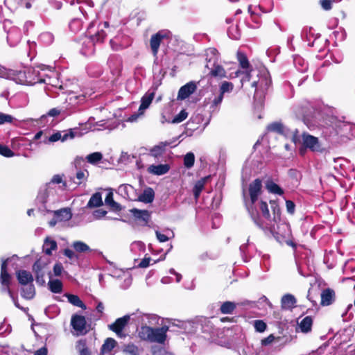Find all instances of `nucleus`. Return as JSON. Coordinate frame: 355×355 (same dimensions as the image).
Listing matches in <instances>:
<instances>
[{
	"label": "nucleus",
	"mask_w": 355,
	"mask_h": 355,
	"mask_svg": "<svg viewBox=\"0 0 355 355\" xmlns=\"http://www.w3.org/2000/svg\"><path fill=\"white\" fill-rule=\"evenodd\" d=\"M262 184L259 179L254 180L249 185L248 193L249 198L246 196V191L243 189V200L249 214L254 223L261 226V225L258 222L257 217L256 202L258 200V197L261 193Z\"/></svg>",
	"instance_id": "obj_1"
},
{
	"label": "nucleus",
	"mask_w": 355,
	"mask_h": 355,
	"mask_svg": "<svg viewBox=\"0 0 355 355\" xmlns=\"http://www.w3.org/2000/svg\"><path fill=\"white\" fill-rule=\"evenodd\" d=\"M205 56L207 61L205 67L209 70V75L219 78L226 77L225 69L218 62V51L214 48H209L205 51Z\"/></svg>",
	"instance_id": "obj_2"
},
{
	"label": "nucleus",
	"mask_w": 355,
	"mask_h": 355,
	"mask_svg": "<svg viewBox=\"0 0 355 355\" xmlns=\"http://www.w3.org/2000/svg\"><path fill=\"white\" fill-rule=\"evenodd\" d=\"M168 330V326H163L160 328L144 326L141 327L139 335L144 340L162 344L166 340Z\"/></svg>",
	"instance_id": "obj_3"
},
{
	"label": "nucleus",
	"mask_w": 355,
	"mask_h": 355,
	"mask_svg": "<svg viewBox=\"0 0 355 355\" xmlns=\"http://www.w3.org/2000/svg\"><path fill=\"white\" fill-rule=\"evenodd\" d=\"M273 209V219L270 223L266 224V228H268L271 232L280 235L283 238H288L291 236V228L288 223L281 222L280 209L275 205Z\"/></svg>",
	"instance_id": "obj_4"
},
{
	"label": "nucleus",
	"mask_w": 355,
	"mask_h": 355,
	"mask_svg": "<svg viewBox=\"0 0 355 355\" xmlns=\"http://www.w3.org/2000/svg\"><path fill=\"white\" fill-rule=\"evenodd\" d=\"M40 70H44V69L41 68L40 67L26 69L28 85H32L36 83H42L53 84L51 81V78L47 76H46L43 74H41Z\"/></svg>",
	"instance_id": "obj_5"
},
{
	"label": "nucleus",
	"mask_w": 355,
	"mask_h": 355,
	"mask_svg": "<svg viewBox=\"0 0 355 355\" xmlns=\"http://www.w3.org/2000/svg\"><path fill=\"white\" fill-rule=\"evenodd\" d=\"M58 189L56 186H52V183H47L43 188L40 189L37 198V200L42 204L51 200L52 202L55 201Z\"/></svg>",
	"instance_id": "obj_6"
},
{
	"label": "nucleus",
	"mask_w": 355,
	"mask_h": 355,
	"mask_svg": "<svg viewBox=\"0 0 355 355\" xmlns=\"http://www.w3.org/2000/svg\"><path fill=\"white\" fill-rule=\"evenodd\" d=\"M171 33L168 30H161L153 35L150 40V46L154 56H157L162 41L164 39H169Z\"/></svg>",
	"instance_id": "obj_7"
},
{
	"label": "nucleus",
	"mask_w": 355,
	"mask_h": 355,
	"mask_svg": "<svg viewBox=\"0 0 355 355\" xmlns=\"http://www.w3.org/2000/svg\"><path fill=\"white\" fill-rule=\"evenodd\" d=\"M137 314H138V313H133L132 315H125L121 318L116 319L114 323H112L108 326L109 329L110 330H112V331H114L118 337H119V338L125 337L126 335L123 331L124 327L128 323V322L130 319V317L132 315H136Z\"/></svg>",
	"instance_id": "obj_8"
},
{
	"label": "nucleus",
	"mask_w": 355,
	"mask_h": 355,
	"mask_svg": "<svg viewBox=\"0 0 355 355\" xmlns=\"http://www.w3.org/2000/svg\"><path fill=\"white\" fill-rule=\"evenodd\" d=\"M8 259L3 260L1 267L0 282L1 284V291L8 293L11 298H13V295L9 288L10 284V275L7 271V262Z\"/></svg>",
	"instance_id": "obj_9"
},
{
	"label": "nucleus",
	"mask_w": 355,
	"mask_h": 355,
	"mask_svg": "<svg viewBox=\"0 0 355 355\" xmlns=\"http://www.w3.org/2000/svg\"><path fill=\"white\" fill-rule=\"evenodd\" d=\"M76 132L73 129H70L68 131L62 132H57L51 135L49 137H46V139L44 141V143H53L59 140H61L62 141H65L69 139H73L76 137Z\"/></svg>",
	"instance_id": "obj_10"
},
{
	"label": "nucleus",
	"mask_w": 355,
	"mask_h": 355,
	"mask_svg": "<svg viewBox=\"0 0 355 355\" xmlns=\"http://www.w3.org/2000/svg\"><path fill=\"white\" fill-rule=\"evenodd\" d=\"M234 85L231 82L223 81L219 87V94L212 101L211 106L218 107L223 101L224 94L233 91Z\"/></svg>",
	"instance_id": "obj_11"
},
{
	"label": "nucleus",
	"mask_w": 355,
	"mask_h": 355,
	"mask_svg": "<svg viewBox=\"0 0 355 355\" xmlns=\"http://www.w3.org/2000/svg\"><path fill=\"white\" fill-rule=\"evenodd\" d=\"M256 210H257V217L258 222L261 225L259 226V227L264 228L266 227V225H263L259 220V214H258V208L262 214L263 217L268 221L266 223H270L272 222V220L270 219V216L268 207V205L266 202L263 201H257L256 202Z\"/></svg>",
	"instance_id": "obj_12"
},
{
	"label": "nucleus",
	"mask_w": 355,
	"mask_h": 355,
	"mask_svg": "<svg viewBox=\"0 0 355 355\" xmlns=\"http://www.w3.org/2000/svg\"><path fill=\"white\" fill-rule=\"evenodd\" d=\"M302 141L303 145L306 148H309L312 151L320 150V146L317 137L304 133L302 135Z\"/></svg>",
	"instance_id": "obj_13"
},
{
	"label": "nucleus",
	"mask_w": 355,
	"mask_h": 355,
	"mask_svg": "<svg viewBox=\"0 0 355 355\" xmlns=\"http://www.w3.org/2000/svg\"><path fill=\"white\" fill-rule=\"evenodd\" d=\"M196 89V85L193 82H189L181 87L178 91V99L184 100L192 94Z\"/></svg>",
	"instance_id": "obj_14"
},
{
	"label": "nucleus",
	"mask_w": 355,
	"mask_h": 355,
	"mask_svg": "<svg viewBox=\"0 0 355 355\" xmlns=\"http://www.w3.org/2000/svg\"><path fill=\"white\" fill-rule=\"evenodd\" d=\"M71 324L73 328L79 334H83L85 332L86 320L84 316L78 315L72 316Z\"/></svg>",
	"instance_id": "obj_15"
},
{
	"label": "nucleus",
	"mask_w": 355,
	"mask_h": 355,
	"mask_svg": "<svg viewBox=\"0 0 355 355\" xmlns=\"http://www.w3.org/2000/svg\"><path fill=\"white\" fill-rule=\"evenodd\" d=\"M170 168L171 167L168 164H152L148 167L147 171L154 175H162L166 174Z\"/></svg>",
	"instance_id": "obj_16"
},
{
	"label": "nucleus",
	"mask_w": 355,
	"mask_h": 355,
	"mask_svg": "<svg viewBox=\"0 0 355 355\" xmlns=\"http://www.w3.org/2000/svg\"><path fill=\"white\" fill-rule=\"evenodd\" d=\"M321 304L322 306H329L335 300V292L331 288L324 289L321 294Z\"/></svg>",
	"instance_id": "obj_17"
},
{
	"label": "nucleus",
	"mask_w": 355,
	"mask_h": 355,
	"mask_svg": "<svg viewBox=\"0 0 355 355\" xmlns=\"http://www.w3.org/2000/svg\"><path fill=\"white\" fill-rule=\"evenodd\" d=\"M312 324V318L311 316H306L301 320H298L297 328L303 333H308L311 330Z\"/></svg>",
	"instance_id": "obj_18"
},
{
	"label": "nucleus",
	"mask_w": 355,
	"mask_h": 355,
	"mask_svg": "<svg viewBox=\"0 0 355 355\" xmlns=\"http://www.w3.org/2000/svg\"><path fill=\"white\" fill-rule=\"evenodd\" d=\"M17 277L19 284L24 286L31 284L33 281V277L31 273L24 270L17 271Z\"/></svg>",
	"instance_id": "obj_19"
},
{
	"label": "nucleus",
	"mask_w": 355,
	"mask_h": 355,
	"mask_svg": "<svg viewBox=\"0 0 355 355\" xmlns=\"http://www.w3.org/2000/svg\"><path fill=\"white\" fill-rule=\"evenodd\" d=\"M118 193L124 198L132 199L135 193V189L130 184H123L119 187Z\"/></svg>",
	"instance_id": "obj_20"
},
{
	"label": "nucleus",
	"mask_w": 355,
	"mask_h": 355,
	"mask_svg": "<svg viewBox=\"0 0 355 355\" xmlns=\"http://www.w3.org/2000/svg\"><path fill=\"white\" fill-rule=\"evenodd\" d=\"M155 96L154 92L146 93L141 100V105L139 107L140 114H144V111L150 106Z\"/></svg>",
	"instance_id": "obj_21"
},
{
	"label": "nucleus",
	"mask_w": 355,
	"mask_h": 355,
	"mask_svg": "<svg viewBox=\"0 0 355 355\" xmlns=\"http://www.w3.org/2000/svg\"><path fill=\"white\" fill-rule=\"evenodd\" d=\"M297 301L294 295L291 294L284 295L281 300L282 309H291L295 306Z\"/></svg>",
	"instance_id": "obj_22"
},
{
	"label": "nucleus",
	"mask_w": 355,
	"mask_h": 355,
	"mask_svg": "<svg viewBox=\"0 0 355 355\" xmlns=\"http://www.w3.org/2000/svg\"><path fill=\"white\" fill-rule=\"evenodd\" d=\"M54 216L59 222L69 220L72 214L70 209L64 208L54 211Z\"/></svg>",
	"instance_id": "obj_23"
},
{
	"label": "nucleus",
	"mask_w": 355,
	"mask_h": 355,
	"mask_svg": "<svg viewBox=\"0 0 355 355\" xmlns=\"http://www.w3.org/2000/svg\"><path fill=\"white\" fill-rule=\"evenodd\" d=\"M42 249L46 254L51 255L52 252L57 249V243L55 241L47 237L44 240Z\"/></svg>",
	"instance_id": "obj_24"
},
{
	"label": "nucleus",
	"mask_w": 355,
	"mask_h": 355,
	"mask_svg": "<svg viewBox=\"0 0 355 355\" xmlns=\"http://www.w3.org/2000/svg\"><path fill=\"white\" fill-rule=\"evenodd\" d=\"M27 73L26 69L24 71H14V74L12 75L10 80H14L15 83L21 85H28Z\"/></svg>",
	"instance_id": "obj_25"
},
{
	"label": "nucleus",
	"mask_w": 355,
	"mask_h": 355,
	"mask_svg": "<svg viewBox=\"0 0 355 355\" xmlns=\"http://www.w3.org/2000/svg\"><path fill=\"white\" fill-rule=\"evenodd\" d=\"M155 198V192L150 187L144 189V192L139 196V200L145 203H150Z\"/></svg>",
	"instance_id": "obj_26"
},
{
	"label": "nucleus",
	"mask_w": 355,
	"mask_h": 355,
	"mask_svg": "<svg viewBox=\"0 0 355 355\" xmlns=\"http://www.w3.org/2000/svg\"><path fill=\"white\" fill-rule=\"evenodd\" d=\"M71 247L77 253H84L92 251L91 248L87 244L80 241H76L73 242Z\"/></svg>",
	"instance_id": "obj_27"
},
{
	"label": "nucleus",
	"mask_w": 355,
	"mask_h": 355,
	"mask_svg": "<svg viewBox=\"0 0 355 355\" xmlns=\"http://www.w3.org/2000/svg\"><path fill=\"white\" fill-rule=\"evenodd\" d=\"M208 179L209 176H207L203 178H201L200 180L196 182L193 189V192L194 197L196 200L199 198L200 193L204 189L205 184Z\"/></svg>",
	"instance_id": "obj_28"
},
{
	"label": "nucleus",
	"mask_w": 355,
	"mask_h": 355,
	"mask_svg": "<svg viewBox=\"0 0 355 355\" xmlns=\"http://www.w3.org/2000/svg\"><path fill=\"white\" fill-rule=\"evenodd\" d=\"M106 34L103 30H99L94 35H91L89 37L90 47L92 48L96 42H101L105 38Z\"/></svg>",
	"instance_id": "obj_29"
},
{
	"label": "nucleus",
	"mask_w": 355,
	"mask_h": 355,
	"mask_svg": "<svg viewBox=\"0 0 355 355\" xmlns=\"http://www.w3.org/2000/svg\"><path fill=\"white\" fill-rule=\"evenodd\" d=\"M266 188L267 190L274 194L282 195L284 193V191L279 185L275 183L272 180H268L266 183Z\"/></svg>",
	"instance_id": "obj_30"
},
{
	"label": "nucleus",
	"mask_w": 355,
	"mask_h": 355,
	"mask_svg": "<svg viewBox=\"0 0 355 355\" xmlns=\"http://www.w3.org/2000/svg\"><path fill=\"white\" fill-rule=\"evenodd\" d=\"M65 296L67 297L69 302L73 306L86 309V306L78 295L66 293Z\"/></svg>",
	"instance_id": "obj_31"
},
{
	"label": "nucleus",
	"mask_w": 355,
	"mask_h": 355,
	"mask_svg": "<svg viewBox=\"0 0 355 355\" xmlns=\"http://www.w3.org/2000/svg\"><path fill=\"white\" fill-rule=\"evenodd\" d=\"M102 205H103V201H102L101 195L99 193H95L90 198V199L87 203V207H90V208L98 207Z\"/></svg>",
	"instance_id": "obj_32"
},
{
	"label": "nucleus",
	"mask_w": 355,
	"mask_h": 355,
	"mask_svg": "<svg viewBox=\"0 0 355 355\" xmlns=\"http://www.w3.org/2000/svg\"><path fill=\"white\" fill-rule=\"evenodd\" d=\"M35 287L32 284L26 285L21 291V296L26 299L31 300L35 295Z\"/></svg>",
	"instance_id": "obj_33"
},
{
	"label": "nucleus",
	"mask_w": 355,
	"mask_h": 355,
	"mask_svg": "<svg viewBox=\"0 0 355 355\" xmlns=\"http://www.w3.org/2000/svg\"><path fill=\"white\" fill-rule=\"evenodd\" d=\"M116 342L114 339L108 338L101 347V352L103 354L110 353L115 347Z\"/></svg>",
	"instance_id": "obj_34"
},
{
	"label": "nucleus",
	"mask_w": 355,
	"mask_h": 355,
	"mask_svg": "<svg viewBox=\"0 0 355 355\" xmlns=\"http://www.w3.org/2000/svg\"><path fill=\"white\" fill-rule=\"evenodd\" d=\"M236 306V304L227 301L223 302L220 308V312L223 314H231Z\"/></svg>",
	"instance_id": "obj_35"
},
{
	"label": "nucleus",
	"mask_w": 355,
	"mask_h": 355,
	"mask_svg": "<svg viewBox=\"0 0 355 355\" xmlns=\"http://www.w3.org/2000/svg\"><path fill=\"white\" fill-rule=\"evenodd\" d=\"M166 145L161 143L157 146H155L150 152L151 156L155 158L160 157L165 151Z\"/></svg>",
	"instance_id": "obj_36"
},
{
	"label": "nucleus",
	"mask_w": 355,
	"mask_h": 355,
	"mask_svg": "<svg viewBox=\"0 0 355 355\" xmlns=\"http://www.w3.org/2000/svg\"><path fill=\"white\" fill-rule=\"evenodd\" d=\"M49 289L54 293H60L62 290V284L59 279L50 280L48 283Z\"/></svg>",
	"instance_id": "obj_37"
},
{
	"label": "nucleus",
	"mask_w": 355,
	"mask_h": 355,
	"mask_svg": "<svg viewBox=\"0 0 355 355\" xmlns=\"http://www.w3.org/2000/svg\"><path fill=\"white\" fill-rule=\"evenodd\" d=\"M105 202L114 210H121V205L114 200L113 193L112 192H110L107 194L105 199Z\"/></svg>",
	"instance_id": "obj_38"
},
{
	"label": "nucleus",
	"mask_w": 355,
	"mask_h": 355,
	"mask_svg": "<svg viewBox=\"0 0 355 355\" xmlns=\"http://www.w3.org/2000/svg\"><path fill=\"white\" fill-rule=\"evenodd\" d=\"M132 212V214H133V216L138 218V219H141L143 220L144 221H148V218H149V214H148V211H146V210H139V209H131L130 211Z\"/></svg>",
	"instance_id": "obj_39"
},
{
	"label": "nucleus",
	"mask_w": 355,
	"mask_h": 355,
	"mask_svg": "<svg viewBox=\"0 0 355 355\" xmlns=\"http://www.w3.org/2000/svg\"><path fill=\"white\" fill-rule=\"evenodd\" d=\"M76 347L80 355H91L89 350L86 346V342L85 340H78L76 343Z\"/></svg>",
	"instance_id": "obj_40"
},
{
	"label": "nucleus",
	"mask_w": 355,
	"mask_h": 355,
	"mask_svg": "<svg viewBox=\"0 0 355 355\" xmlns=\"http://www.w3.org/2000/svg\"><path fill=\"white\" fill-rule=\"evenodd\" d=\"M49 183H52V186H55L56 184H62V185L58 186L57 188L62 191L64 190L67 186L66 182L62 180V177L60 175H53L51 180Z\"/></svg>",
	"instance_id": "obj_41"
},
{
	"label": "nucleus",
	"mask_w": 355,
	"mask_h": 355,
	"mask_svg": "<svg viewBox=\"0 0 355 355\" xmlns=\"http://www.w3.org/2000/svg\"><path fill=\"white\" fill-rule=\"evenodd\" d=\"M102 158H103V155L100 152H95V153H91L86 157L87 161L92 164H96L97 162L101 161L102 159Z\"/></svg>",
	"instance_id": "obj_42"
},
{
	"label": "nucleus",
	"mask_w": 355,
	"mask_h": 355,
	"mask_svg": "<svg viewBox=\"0 0 355 355\" xmlns=\"http://www.w3.org/2000/svg\"><path fill=\"white\" fill-rule=\"evenodd\" d=\"M195 162V155L193 153H187L184 157V165L186 168H191Z\"/></svg>",
	"instance_id": "obj_43"
},
{
	"label": "nucleus",
	"mask_w": 355,
	"mask_h": 355,
	"mask_svg": "<svg viewBox=\"0 0 355 355\" xmlns=\"http://www.w3.org/2000/svg\"><path fill=\"white\" fill-rule=\"evenodd\" d=\"M284 128L282 124L277 122L270 123L267 127L268 131L275 132L280 134L283 133Z\"/></svg>",
	"instance_id": "obj_44"
},
{
	"label": "nucleus",
	"mask_w": 355,
	"mask_h": 355,
	"mask_svg": "<svg viewBox=\"0 0 355 355\" xmlns=\"http://www.w3.org/2000/svg\"><path fill=\"white\" fill-rule=\"evenodd\" d=\"M188 116V112L185 110H182L179 114L174 116L171 121V123H180L184 121Z\"/></svg>",
	"instance_id": "obj_45"
},
{
	"label": "nucleus",
	"mask_w": 355,
	"mask_h": 355,
	"mask_svg": "<svg viewBox=\"0 0 355 355\" xmlns=\"http://www.w3.org/2000/svg\"><path fill=\"white\" fill-rule=\"evenodd\" d=\"M237 58L241 67L244 69H248L250 64L247 57L243 53L238 52Z\"/></svg>",
	"instance_id": "obj_46"
},
{
	"label": "nucleus",
	"mask_w": 355,
	"mask_h": 355,
	"mask_svg": "<svg viewBox=\"0 0 355 355\" xmlns=\"http://www.w3.org/2000/svg\"><path fill=\"white\" fill-rule=\"evenodd\" d=\"M63 254L66 256L71 262L78 261V255L76 253L75 250L66 248L63 251Z\"/></svg>",
	"instance_id": "obj_47"
},
{
	"label": "nucleus",
	"mask_w": 355,
	"mask_h": 355,
	"mask_svg": "<svg viewBox=\"0 0 355 355\" xmlns=\"http://www.w3.org/2000/svg\"><path fill=\"white\" fill-rule=\"evenodd\" d=\"M227 33L229 37L233 40H239L241 37V34L237 26L230 27L228 28Z\"/></svg>",
	"instance_id": "obj_48"
},
{
	"label": "nucleus",
	"mask_w": 355,
	"mask_h": 355,
	"mask_svg": "<svg viewBox=\"0 0 355 355\" xmlns=\"http://www.w3.org/2000/svg\"><path fill=\"white\" fill-rule=\"evenodd\" d=\"M82 22L79 19H73L69 24V28L71 31L77 32L81 29Z\"/></svg>",
	"instance_id": "obj_49"
},
{
	"label": "nucleus",
	"mask_w": 355,
	"mask_h": 355,
	"mask_svg": "<svg viewBox=\"0 0 355 355\" xmlns=\"http://www.w3.org/2000/svg\"><path fill=\"white\" fill-rule=\"evenodd\" d=\"M14 74V71L11 69H8L5 67H0V78L10 79L12 77V75Z\"/></svg>",
	"instance_id": "obj_50"
},
{
	"label": "nucleus",
	"mask_w": 355,
	"mask_h": 355,
	"mask_svg": "<svg viewBox=\"0 0 355 355\" xmlns=\"http://www.w3.org/2000/svg\"><path fill=\"white\" fill-rule=\"evenodd\" d=\"M0 155L6 157H12L14 153L8 146L0 145Z\"/></svg>",
	"instance_id": "obj_51"
},
{
	"label": "nucleus",
	"mask_w": 355,
	"mask_h": 355,
	"mask_svg": "<svg viewBox=\"0 0 355 355\" xmlns=\"http://www.w3.org/2000/svg\"><path fill=\"white\" fill-rule=\"evenodd\" d=\"M254 327L257 331L263 332L266 329V324L263 320H257L254 322Z\"/></svg>",
	"instance_id": "obj_52"
},
{
	"label": "nucleus",
	"mask_w": 355,
	"mask_h": 355,
	"mask_svg": "<svg viewBox=\"0 0 355 355\" xmlns=\"http://www.w3.org/2000/svg\"><path fill=\"white\" fill-rule=\"evenodd\" d=\"M88 175V172L87 171H79L76 173V179L78 180L77 182H75L77 184H80L83 180H85Z\"/></svg>",
	"instance_id": "obj_53"
},
{
	"label": "nucleus",
	"mask_w": 355,
	"mask_h": 355,
	"mask_svg": "<svg viewBox=\"0 0 355 355\" xmlns=\"http://www.w3.org/2000/svg\"><path fill=\"white\" fill-rule=\"evenodd\" d=\"M252 72V70L248 71V69H246L245 71H243V72L238 71L236 73H237V75H239V74L243 75L241 81L242 84H243V83L248 82L250 80Z\"/></svg>",
	"instance_id": "obj_54"
},
{
	"label": "nucleus",
	"mask_w": 355,
	"mask_h": 355,
	"mask_svg": "<svg viewBox=\"0 0 355 355\" xmlns=\"http://www.w3.org/2000/svg\"><path fill=\"white\" fill-rule=\"evenodd\" d=\"M13 117L11 115L0 112V124L11 123Z\"/></svg>",
	"instance_id": "obj_55"
},
{
	"label": "nucleus",
	"mask_w": 355,
	"mask_h": 355,
	"mask_svg": "<svg viewBox=\"0 0 355 355\" xmlns=\"http://www.w3.org/2000/svg\"><path fill=\"white\" fill-rule=\"evenodd\" d=\"M124 351L131 355L138 354V348L134 345H128L125 347Z\"/></svg>",
	"instance_id": "obj_56"
},
{
	"label": "nucleus",
	"mask_w": 355,
	"mask_h": 355,
	"mask_svg": "<svg viewBox=\"0 0 355 355\" xmlns=\"http://www.w3.org/2000/svg\"><path fill=\"white\" fill-rule=\"evenodd\" d=\"M63 270V266L60 263H55L53 266V272L55 276H60Z\"/></svg>",
	"instance_id": "obj_57"
},
{
	"label": "nucleus",
	"mask_w": 355,
	"mask_h": 355,
	"mask_svg": "<svg viewBox=\"0 0 355 355\" xmlns=\"http://www.w3.org/2000/svg\"><path fill=\"white\" fill-rule=\"evenodd\" d=\"M320 5L325 10H329L331 8L332 2L331 0H320Z\"/></svg>",
	"instance_id": "obj_58"
},
{
	"label": "nucleus",
	"mask_w": 355,
	"mask_h": 355,
	"mask_svg": "<svg viewBox=\"0 0 355 355\" xmlns=\"http://www.w3.org/2000/svg\"><path fill=\"white\" fill-rule=\"evenodd\" d=\"M286 210L288 213H290V214L294 213L295 205L293 202H292L291 200H286Z\"/></svg>",
	"instance_id": "obj_59"
},
{
	"label": "nucleus",
	"mask_w": 355,
	"mask_h": 355,
	"mask_svg": "<svg viewBox=\"0 0 355 355\" xmlns=\"http://www.w3.org/2000/svg\"><path fill=\"white\" fill-rule=\"evenodd\" d=\"M157 239L160 242H166L169 239V237L167 235L160 233L159 231L155 232Z\"/></svg>",
	"instance_id": "obj_60"
},
{
	"label": "nucleus",
	"mask_w": 355,
	"mask_h": 355,
	"mask_svg": "<svg viewBox=\"0 0 355 355\" xmlns=\"http://www.w3.org/2000/svg\"><path fill=\"white\" fill-rule=\"evenodd\" d=\"M150 258H144L139 263L140 268H146L150 264Z\"/></svg>",
	"instance_id": "obj_61"
},
{
	"label": "nucleus",
	"mask_w": 355,
	"mask_h": 355,
	"mask_svg": "<svg viewBox=\"0 0 355 355\" xmlns=\"http://www.w3.org/2000/svg\"><path fill=\"white\" fill-rule=\"evenodd\" d=\"M274 339H275L274 336L270 335L267 338L263 339L261 340V343H262V345H267L270 344L274 340Z\"/></svg>",
	"instance_id": "obj_62"
},
{
	"label": "nucleus",
	"mask_w": 355,
	"mask_h": 355,
	"mask_svg": "<svg viewBox=\"0 0 355 355\" xmlns=\"http://www.w3.org/2000/svg\"><path fill=\"white\" fill-rule=\"evenodd\" d=\"M107 214V211H105V210H103V209H98L96 211H95L94 212V216L97 218H100L101 217H103L106 215Z\"/></svg>",
	"instance_id": "obj_63"
},
{
	"label": "nucleus",
	"mask_w": 355,
	"mask_h": 355,
	"mask_svg": "<svg viewBox=\"0 0 355 355\" xmlns=\"http://www.w3.org/2000/svg\"><path fill=\"white\" fill-rule=\"evenodd\" d=\"M47 348L46 347H41L40 349H37L34 355H47Z\"/></svg>",
	"instance_id": "obj_64"
}]
</instances>
